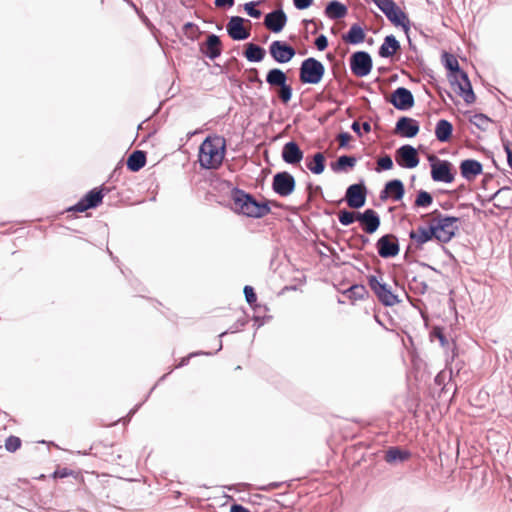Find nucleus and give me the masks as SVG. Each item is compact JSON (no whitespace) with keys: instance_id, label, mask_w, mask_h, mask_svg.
Returning a JSON list of instances; mask_svg holds the SVG:
<instances>
[{"instance_id":"nucleus-34","label":"nucleus","mask_w":512,"mask_h":512,"mask_svg":"<svg viewBox=\"0 0 512 512\" xmlns=\"http://www.w3.org/2000/svg\"><path fill=\"white\" fill-rule=\"evenodd\" d=\"M245 57L251 62L262 61L265 56V50L253 43H249L246 46Z\"/></svg>"},{"instance_id":"nucleus-45","label":"nucleus","mask_w":512,"mask_h":512,"mask_svg":"<svg viewBox=\"0 0 512 512\" xmlns=\"http://www.w3.org/2000/svg\"><path fill=\"white\" fill-rule=\"evenodd\" d=\"M377 165V170H389L393 167V161L389 155H385L378 159Z\"/></svg>"},{"instance_id":"nucleus-25","label":"nucleus","mask_w":512,"mask_h":512,"mask_svg":"<svg viewBox=\"0 0 512 512\" xmlns=\"http://www.w3.org/2000/svg\"><path fill=\"white\" fill-rule=\"evenodd\" d=\"M461 175L468 181L474 180L478 175L482 174V164L473 159L463 160L460 164Z\"/></svg>"},{"instance_id":"nucleus-26","label":"nucleus","mask_w":512,"mask_h":512,"mask_svg":"<svg viewBox=\"0 0 512 512\" xmlns=\"http://www.w3.org/2000/svg\"><path fill=\"white\" fill-rule=\"evenodd\" d=\"M221 40L217 35L211 34L202 45L201 51L210 59H215L221 54Z\"/></svg>"},{"instance_id":"nucleus-6","label":"nucleus","mask_w":512,"mask_h":512,"mask_svg":"<svg viewBox=\"0 0 512 512\" xmlns=\"http://www.w3.org/2000/svg\"><path fill=\"white\" fill-rule=\"evenodd\" d=\"M368 285L376 295L379 302L384 306H394L401 302L398 295L383 281L381 275L368 276Z\"/></svg>"},{"instance_id":"nucleus-30","label":"nucleus","mask_w":512,"mask_h":512,"mask_svg":"<svg viewBox=\"0 0 512 512\" xmlns=\"http://www.w3.org/2000/svg\"><path fill=\"white\" fill-rule=\"evenodd\" d=\"M411 454L407 450L400 449L399 447H390L386 452L384 459L387 463L393 464L395 462H403L410 458Z\"/></svg>"},{"instance_id":"nucleus-10","label":"nucleus","mask_w":512,"mask_h":512,"mask_svg":"<svg viewBox=\"0 0 512 512\" xmlns=\"http://www.w3.org/2000/svg\"><path fill=\"white\" fill-rule=\"evenodd\" d=\"M295 185L294 177L288 172H279L273 177L272 188L280 196L286 197L292 194Z\"/></svg>"},{"instance_id":"nucleus-54","label":"nucleus","mask_w":512,"mask_h":512,"mask_svg":"<svg viewBox=\"0 0 512 512\" xmlns=\"http://www.w3.org/2000/svg\"><path fill=\"white\" fill-rule=\"evenodd\" d=\"M214 4L217 8L232 7L234 0H215Z\"/></svg>"},{"instance_id":"nucleus-56","label":"nucleus","mask_w":512,"mask_h":512,"mask_svg":"<svg viewBox=\"0 0 512 512\" xmlns=\"http://www.w3.org/2000/svg\"><path fill=\"white\" fill-rule=\"evenodd\" d=\"M360 128H361V126H360L359 122L354 121V122H353V124H352V129H353V131H354V132H356L359 136H361Z\"/></svg>"},{"instance_id":"nucleus-27","label":"nucleus","mask_w":512,"mask_h":512,"mask_svg":"<svg viewBox=\"0 0 512 512\" xmlns=\"http://www.w3.org/2000/svg\"><path fill=\"white\" fill-rule=\"evenodd\" d=\"M400 50L399 41L393 36H386L383 44L379 48V55L383 58L392 57L397 51Z\"/></svg>"},{"instance_id":"nucleus-21","label":"nucleus","mask_w":512,"mask_h":512,"mask_svg":"<svg viewBox=\"0 0 512 512\" xmlns=\"http://www.w3.org/2000/svg\"><path fill=\"white\" fill-rule=\"evenodd\" d=\"M287 22V16L283 10L268 13L264 19V25L274 33L280 32Z\"/></svg>"},{"instance_id":"nucleus-2","label":"nucleus","mask_w":512,"mask_h":512,"mask_svg":"<svg viewBox=\"0 0 512 512\" xmlns=\"http://www.w3.org/2000/svg\"><path fill=\"white\" fill-rule=\"evenodd\" d=\"M233 210L247 217L262 218L271 212V201L258 202L252 195L243 190L235 189L232 192ZM275 206L277 204L272 202Z\"/></svg>"},{"instance_id":"nucleus-15","label":"nucleus","mask_w":512,"mask_h":512,"mask_svg":"<svg viewBox=\"0 0 512 512\" xmlns=\"http://www.w3.org/2000/svg\"><path fill=\"white\" fill-rule=\"evenodd\" d=\"M345 199L349 207L358 209L364 206L366 201V188L363 184L350 185L346 191Z\"/></svg>"},{"instance_id":"nucleus-16","label":"nucleus","mask_w":512,"mask_h":512,"mask_svg":"<svg viewBox=\"0 0 512 512\" xmlns=\"http://www.w3.org/2000/svg\"><path fill=\"white\" fill-rule=\"evenodd\" d=\"M356 219L361 223L363 231L368 234H373L380 226V218L373 209H367L363 213H357Z\"/></svg>"},{"instance_id":"nucleus-13","label":"nucleus","mask_w":512,"mask_h":512,"mask_svg":"<svg viewBox=\"0 0 512 512\" xmlns=\"http://www.w3.org/2000/svg\"><path fill=\"white\" fill-rule=\"evenodd\" d=\"M269 52L273 59L279 63L289 62L295 56V49L279 40L271 43Z\"/></svg>"},{"instance_id":"nucleus-41","label":"nucleus","mask_w":512,"mask_h":512,"mask_svg":"<svg viewBox=\"0 0 512 512\" xmlns=\"http://www.w3.org/2000/svg\"><path fill=\"white\" fill-rule=\"evenodd\" d=\"M356 164V158L352 156H341L338 158L336 162V166L333 167L334 170L345 169L346 167L353 168Z\"/></svg>"},{"instance_id":"nucleus-11","label":"nucleus","mask_w":512,"mask_h":512,"mask_svg":"<svg viewBox=\"0 0 512 512\" xmlns=\"http://www.w3.org/2000/svg\"><path fill=\"white\" fill-rule=\"evenodd\" d=\"M378 254L382 258H391L399 254L400 248L398 239L393 234H386L378 239L377 243Z\"/></svg>"},{"instance_id":"nucleus-32","label":"nucleus","mask_w":512,"mask_h":512,"mask_svg":"<svg viewBox=\"0 0 512 512\" xmlns=\"http://www.w3.org/2000/svg\"><path fill=\"white\" fill-rule=\"evenodd\" d=\"M453 126L452 124L445 120L441 119L437 122L436 128H435V135L437 140L440 142H447L450 140L452 136Z\"/></svg>"},{"instance_id":"nucleus-22","label":"nucleus","mask_w":512,"mask_h":512,"mask_svg":"<svg viewBox=\"0 0 512 512\" xmlns=\"http://www.w3.org/2000/svg\"><path fill=\"white\" fill-rule=\"evenodd\" d=\"M433 231L431 224H427V226H418L416 230L410 232L409 236L417 248H422L425 243L435 239Z\"/></svg>"},{"instance_id":"nucleus-17","label":"nucleus","mask_w":512,"mask_h":512,"mask_svg":"<svg viewBox=\"0 0 512 512\" xmlns=\"http://www.w3.org/2000/svg\"><path fill=\"white\" fill-rule=\"evenodd\" d=\"M390 102L399 110H407L414 105V97L408 89L399 87L391 94Z\"/></svg>"},{"instance_id":"nucleus-3","label":"nucleus","mask_w":512,"mask_h":512,"mask_svg":"<svg viewBox=\"0 0 512 512\" xmlns=\"http://www.w3.org/2000/svg\"><path fill=\"white\" fill-rule=\"evenodd\" d=\"M424 218L427 224H431L435 240L440 243H448L459 229V218L444 215L439 210H434Z\"/></svg>"},{"instance_id":"nucleus-4","label":"nucleus","mask_w":512,"mask_h":512,"mask_svg":"<svg viewBox=\"0 0 512 512\" xmlns=\"http://www.w3.org/2000/svg\"><path fill=\"white\" fill-rule=\"evenodd\" d=\"M372 1L394 26L401 27L406 32L409 30L410 20L408 15L393 0Z\"/></svg>"},{"instance_id":"nucleus-37","label":"nucleus","mask_w":512,"mask_h":512,"mask_svg":"<svg viewBox=\"0 0 512 512\" xmlns=\"http://www.w3.org/2000/svg\"><path fill=\"white\" fill-rule=\"evenodd\" d=\"M442 59L445 68L454 73L457 77H460V73L462 71L459 69V62L457 58L453 54L445 52L442 55Z\"/></svg>"},{"instance_id":"nucleus-59","label":"nucleus","mask_w":512,"mask_h":512,"mask_svg":"<svg viewBox=\"0 0 512 512\" xmlns=\"http://www.w3.org/2000/svg\"><path fill=\"white\" fill-rule=\"evenodd\" d=\"M189 358H182L177 367H181L188 362Z\"/></svg>"},{"instance_id":"nucleus-35","label":"nucleus","mask_w":512,"mask_h":512,"mask_svg":"<svg viewBox=\"0 0 512 512\" xmlns=\"http://www.w3.org/2000/svg\"><path fill=\"white\" fill-rule=\"evenodd\" d=\"M287 80L286 74L277 68L271 69L266 77V81L270 86H278L285 84Z\"/></svg>"},{"instance_id":"nucleus-55","label":"nucleus","mask_w":512,"mask_h":512,"mask_svg":"<svg viewBox=\"0 0 512 512\" xmlns=\"http://www.w3.org/2000/svg\"><path fill=\"white\" fill-rule=\"evenodd\" d=\"M231 512H250L247 508L243 507L239 504H234L231 506Z\"/></svg>"},{"instance_id":"nucleus-23","label":"nucleus","mask_w":512,"mask_h":512,"mask_svg":"<svg viewBox=\"0 0 512 512\" xmlns=\"http://www.w3.org/2000/svg\"><path fill=\"white\" fill-rule=\"evenodd\" d=\"M404 193L405 189L403 183L400 180L395 179L386 183L384 190L381 192L380 198L384 200L387 197H390L394 201H399L403 198Z\"/></svg>"},{"instance_id":"nucleus-7","label":"nucleus","mask_w":512,"mask_h":512,"mask_svg":"<svg viewBox=\"0 0 512 512\" xmlns=\"http://www.w3.org/2000/svg\"><path fill=\"white\" fill-rule=\"evenodd\" d=\"M325 73L324 65L315 58L305 59L300 67V81L306 84H318Z\"/></svg>"},{"instance_id":"nucleus-19","label":"nucleus","mask_w":512,"mask_h":512,"mask_svg":"<svg viewBox=\"0 0 512 512\" xmlns=\"http://www.w3.org/2000/svg\"><path fill=\"white\" fill-rule=\"evenodd\" d=\"M227 32L233 40H244L250 36V31L244 27V19L239 16L231 17Z\"/></svg>"},{"instance_id":"nucleus-52","label":"nucleus","mask_w":512,"mask_h":512,"mask_svg":"<svg viewBox=\"0 0 512 512\" xmlns=\"http://www.w3.org/2000/svg\"><path fill=\"white\" fill-rule=\"evenodd\" d=\"M293 1H294V5L297 9L304 10V9H307L309 6H311V4L313 3L314 0H293Z\"/></svg>"},{"instance_id":"nucleus-57","label":"nucleus","mask_w":512,"mask_h":512,"mask_svg":"<svg viewBox=\"0 0 512 512\" xmlns=\"http://www.w3.org/2000/svg\"><path fill=\"white\" fill-rule=\"evenodd\" d=\"M185 30H186V32H188L189 30L196 31L197 27L194 24H192V23H187L185 25Z\"/></svg>"},{"instance_id":"nucleus-20","label":"nucleus","mask_w":512,"mask_h":512,"mask_svg":"<svg viewBox=\"0 0 512 512\" xmlns=\"http://www.w3.org/2000/svg\"><path fill=\"white\" fill-rule=\"evenodd\" d=\"M418 132L419 124L413 118L401 117L396 123L395 133L402 137L412 138L416 136Z\"/></svg>"},{"instance_id":"nucleus-28","label":"nucleus","mask_w":512,"mask_h":512,"mask_svg":"<svg viewBox=\"0 0 512 512\" xmlns=\"http://www.w3.org/2000/svg\"><path fill=\"white\" fill-rule=\"evenodd\" d=\"M494 205L499 209H507L512 205V189L503 187L493 196Z\"/></svg>"},{"instance_id":"nucleus-51","label":"nucleus","mask_w":512,"mask_h":512,"mask_svg":"<svg viewBox=\"0 0 512 512\" xmlns=\"http://www.w3.org/2000/svg\"><path fill=\"white\" fill-rule=\"evenodd\" d=\"M315 45L318 50H320V51L325 50L328 46V40H327L326 36L320 35L318 38H316Z\"/></svg>"},{"instance_id":"nucleus-31","label":"nucleus","mask_w":512,"mask_h":512,"mask_svg":"<svg viewBox=\"0 0 512 512\" xmlns=\"http://www.w3.org/2000/svg\"><path fill=\"white\" fill-rule=\"evenodd\" d=\"M127 167L130 171L136 172L146 164V154L143 151L136 150L132 152L127 159Z\"/></svg>"},{"instance_id":"nucleus-49","label":"nucleus","mask_w":512,"mask_h":512,"mask_svg":"<svg viewBox=\"0 0 512 512\" xmlns=\"http://www.w3.org/2000/svg\"><path fill=\"white\" fill-rule=\"evenodd\" d=\"M352 136L348 132H341L337 136V140L339 142L340 147H346L349 141H351Z\"/></svg>"},{"instance_id":"nucleus-24","label":"nucleus","mask_w":512,"mask_h":512,"mask_svg":"<svg viewBox=\"0 0 512 512\" xmlns=\"http://www.w3.org/2000/svg\"><path fill=\"white\" fill-rule=\"evenodd\" d=\"M282 158L288 164H298L303 159V152L296 142L290 141L283 146Z\"/></svg>"},{"instance_id":"nucleus-43","label":"nucleus","mask_w":512,"mask_h":512,"mask_svg":"<svg viewBox=\"0 0 512 512\" xmlns=\"http://www.w3.org/2000/svg\"><path fill=\"white\" fill-rule=\"evenodd\" d=\"M278 96L283 103H288L292 97V87L286 83L279 87Z\"/></svg>"},{"instance_id":"nucleus-42","label":"nucleus","mask_w":512,"mask_h":512,"mask_svg":"<svg viewBox=\"0 0 512 512\" xmlns=\"http://www.w3.org/2000/svg\"><path fill=\"white\" fill-rule=\"evenodd\" d=\"M356 215L357 214H355L354 212L342 210L338 213V219L342 225L348 226L352 224L355 220H357Z\"/></svg>"},{"instance_id":"nucleus-9","label":"nucleus","mask_w":512,"mask_h":512,"mask_svg":"<svg viewBox=\"0 0 512 512\" xmlns=\"http://www.w3.org/2000/svg\"><path fill=\"white\" fill-rule=\"evenodd\" d=\"M352 73L357 77L368 75L372 69V59L367 52H355L350 59Z\"/></svg>"},{"instance_id":"nucleus-12","label":"nucleus","mask_w":512,"mask_h":512,"mask_svg":"<svg viewBox=\"0 0 512 512\" xmlns=\"http://www.w3.org/2000/svg\"><path fill=\"white\" fill-rule=\"evenodd\" d=\"M103 193L102 190L93 189L89 191L77 204L70 207L68 211L85 212L90 208H95L102 203Z\"/></svg>"},{"instance_id":"nucleus-44","label":"nucleus","mask_w":512,"mask_h":512,"mask_svg":"<svg viewBox=\"0 0 512 512\" xmlns=\"http://www.w3.org/2000/svg\"><path fill=\"white\" fill-rule=\"evenodd\" d=\"M349 297L354 299H362L367 291L363 285H353L349 290Z\"/></svg>"},{"instance_id":"nucleus-1","label":"nucleus","mask_w":512,"mask_h":512,"mask_svg":"<svg viewBox=\"0 0 512 512\" xmlns=\"http://www.w3.org/2000/svg\"><path fill=\"white\" fill-rule=\"evenodd\" d=\"M226 151V141L221 136L207 137L199 148L198 161L202 168L217 169L221 166Z\"/></svg>"},{"instance_id":"nucleus-48","label":"nucleus","mask_w":512,"mask_h":512,"mask_svg":"<svg viewBox=\"0 0 512 512\" xmlns=\"http://www.w3.org/2000/svg\"><path fill=\"white\" fill-rule=\"evenodd\" d=\"M244 9L247 14L253 18H259L261 16V11L255 8L254 2L246 3Z\"/></svg>"},{"instance_id":"nucleus-29","label":"nucleus","mask_w":512,"mask_h":512,"mask_svg":"<svg viewBox=\"0 0 512 512\" xmlns=\"http://www.w3.org/2000/svg\"><path fill=\"white\" fill-rule=\"evenodd\" d=\"M365 37L366 34L363 28L358 24L352 25L350 30L346 34L342 35L343 41L349 44L362 43L365 40Z\"/></svg>"},{"instance_id":"nucleus-47","label":"nucleus","mask_w":512,"mask_h":512,"mask_svg":"<svg viewBox=\"0 0 512 512\" xmlns=\"http://www.w3.org/2000/svg\"><path fill=\"white\" fill-rule=\"evenodd\" d=\"M431 335L437 338L440 344L444 347L448 345V340L443 333V329L440 327H435L431 333Z\"/></svg>"},{"instance_id":"nucleus-58","label":"nucleus","mask_w":512,"mask_h":512,"mask_svg":"<svg viewBox=\"0 0 512 512\" xmlns=\"http://www.w3.org/2000/svg\"><path fill=\"white\" fill-rule=\"evenodd\" d=\"M362 128H363V130H364L366 133H368V132H370V131H371V126H370V124H369L368 122H364V123L362 124Z\"/></svg>"},{"instance_id":"nucleus-36","label":"nucleus","mask_w":512,"mask_h":512,"mask_svg":"<svg viewBox=\"0 0 512 512\" xmlns=\"http://www.w3.org/2000/svg\"><path fill=\"white\" fill-rule=\"evenodd\" d=\"M307 168L314 174H321L325 169V157L322 153H316L312 161L307 163Z\"/></svg>"},{"instance_id":"nucleus-40","label":"nucleus","mask_w":512,"mask_h":512,"mask_svg":"<svg viewBox=\"0 0 512 512\" xmlns=\"http://www.w3.org/2000/svg\"><path fill=\"white\" fill-rule=\"evenodd\" d=\"M21 445V439L14 435L9 436L4 443L5 449L10 453H14L17 450H19L21 448Z\"/></svg>"},{"instance_id":"nucleus-38","label":"nucleus","mask_w":512,"mask_h":512,"mask_svg":"<svg viewBox=\"0 0 512 512\" xmlns=\"http://www.w3.org/2000/svg\"><path fill=\"white\" fill-rule=\"evenodd\" d=\"M470 123L476 126L481 131H486L490 127L492 121L484 114H474L469 119Z\"/></svg>"},{"instance_id":"nucleus-39","label":"nucleus","mask_w":512,"mask_h":512,"mask_svg":"<svg viewBox=\"0 0 512 512\" xmlns=\"http://www.w3.org/2000/svg\"><path fill=\"white\" fill-rule=\"evenodd\" d=\"M433 198L427 191H419L415 199L414 205L416 207H428L432 204Z\"/></svg>"},{"instance_id":"nucleus-18","label":"nucleus","mask_w":512,"mask_h":512,"mask_svg":"<svg viewBox=\"0 0 512 512\" xmlns=\"http://www.w3.org/2000/svg\"><path fill=\"white\" fill-rule=\"evenodd\" d=\"M454 81L459 89L458 93L467 104H472L476 100V96L472 90L468 75L465 72L460 73V77L453 75Z\"/></svg>"},{"instance_id":"nucleus-33","label":"nucleus","mask_w":512,"mask_h":512,"mask_svg":"<svg viewBox=\"0 0 512 512\" xmlns=\"http://www.w3.org/2000/svg\"><path fill=\"white\" fill-rule=\"evenodd\" d=\"M325 13L331 19H340L346 16L347 8L338 1H332L326 6Z\"/></svg>"},{"instance_id":"nucleus-53","label":"nucleus","mask_w":512,"mask_h":512,"mask_svg":"<svg viewBox=\"0 0 512 512\" xmlns=\"http://www.w3.org/2000/svg\"><path fill=\"white\" fill-rule=\"evenodd\" d=\"M71 474H72V471L69 470L68 468H60V469H57L53 473V477L54 478H64V477L70 476Z\"/></svg>"},{"instance_id":"nucleus-5","label":"nucleus","mask_w":512,"mask_h":512,"mask_svg":"<svg viewBox=\"0 0 512 512\" xmlns=\"http://www.w3.org/2000/svg\"><path fill=\"white\" fill-rule=\"evenodd\" d=\"M91 451L93 454L103 460L104 462L116 465V466H125L126 462V453L123 454L122 449L120 447L115 446L114 444H108L103 441L95 442L91 446Z\"/></svg>"},{"instance_id":"nucleus-14","label":"nucleus","mask_w":512,"mask_h":512,"mask_svg":"<svg viewBox=\"0 0 512 512\" xmlns=\"http://www.w3.org/2000/svg\"><path fill=\"white\" fill-rule=\"evenodd\" d=\"M396 161L402 167L415 168L419 164L417 150L410 145L401 146L396 151Z\"/></svg>"},{"instance_id":"nucleus-50","label":"nucleus","mask_w":512,"mask_h":512,"mask_svg":"<svg viewBox=\"0 0 512 512\" xmlns=\"http://www.w3.org/2000/svg\"><path fill=\"white\" fill-rule=\"evenodd\" d=\"M503 148L507 155V161L509 166L512 168V147L511 142L509 140H502Z\"/></svg>"},{"instance_id":"nucleus-46","label":"nucleus","mask_w":512,"mask_h":512,"mask_svg":"<svg viewBox=\"0 0 512 512\" xmlns=\"http://www.w3.org/2000/svg\"><path fill=\"white\" fill-rule=\"evenodd\" d=\"M244 295H245V298H246V301L249 303V305H254L257 301V296H256V293L253 289V287L251 286H245L244 287Z\"/></svg>"},{"instance_id":"nucleus-8","label":"nucleus","mask_w":512,"mask_h":512,"mask_svg":"<svg viewBox=\"0 0 512 512\" xmlns=\"http://www.w3.org/2000/svg\"><path fill=\"white\" fill-rule=\"evenodd\" d=\"M428 160L431 162V177L434 181L444 183L453 182V166L449 161L440 160L435 155H430Z\"/></svg>"}]
</instances>
